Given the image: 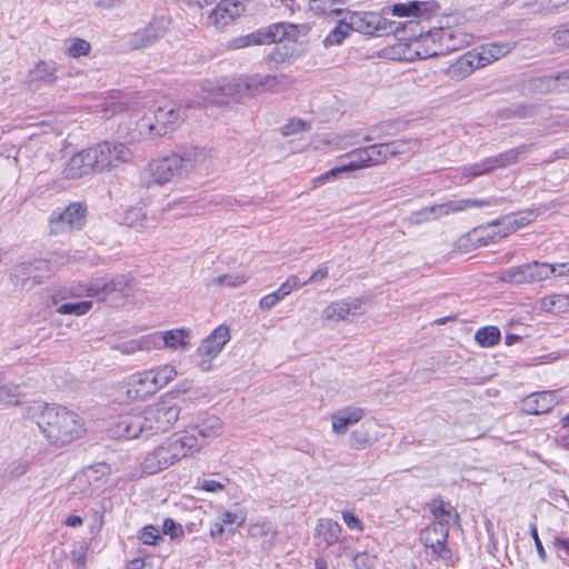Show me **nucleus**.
<instances>
[{
	"instance_id": "1",
	"label": "nucleus",
	"mask_w": 569,
	"mask_h": 569,
	"mask_svg": "<svg viewBox=\"0 0 569 569\" xmlns=\"http://www.w3.org/2000/svg\"><path fill=\"white\" fill-rule=\"evenodd\" d=\"M24 416L34 421L47 441L57 447H63L84 432V421L77 412L62 406L32 401L24 406Z\"/></svg>"
},
{
	"instance_id": "2",
	"label": "nucleus",
	"mask_w": 569,
	"mask_h": 569,
	"mask_svg": "<svg viewBox=\"0 0 569 569\" xmlns=\"http://www.w3.org/2000/svg\"><path fill=\"white\" fill-rule=\"evenodd\" d=\"M180 410L173 397H163L142 412L121 415L113 426V436L136 439L166 432L178 421Z\"/></svg>"
},
{
	"instance_id": "3",
	"label": "nucleus",
	"mask_w": 569,
	"mask_h": 569,
	"mask_svg": "<svg viewBox=\"0 0 569 569\" xmlns=\"http://www.w3.org/2000/svg\"><path fill=\"white\" fill-rule=\"evenodd\" d=\"M186 109L173 101L158 102L151 116L143 114L131 129L132 138L163 137L174 131L186 119Z\"/></svg>"
},
{
	"instance_id": "4",
	"label": "nucleus",
	"mask_w": 569,
	"mask_h": 569,
	"mask_svg": "<svg viewBox=\"0 0 569 569\" xmlns=\"http://www.w3.org/2000/svg\"><path fill=\"white\" fill-rule=\"evenodd\" d=\"M197 448L198 443L192 436L174 432L146 456L141 463L142 470L148 475L158 473L193 455Z\"/></svg>"
},
{
	"instance_id": "5",
	"label": "nucleus",
	"mask_w": 569,
	"mask_h": 569,
	"mask_svg": "<svg viewBox=\"0 0 569 569\" xmlns=\"http://www.w3.org/2000/svg\"><path fill=\"white\" fill-rule=\"evenodd\" d=\"M512 49L508 42H491L480 46L461 56L448 69L451 79L461 80L471 74L476 69L505 57Z\"/></svg>"
},
{
	"instance_id": "6",
	"label": "nucleus",
	"mask_w": 569,
	"mask_h": 569,
	"mask_svg": "<svg viewBox=\"0 0 569 569\" xmlns=\"http://www.w3.org/2000/svg\"><path fill=\"white\" fill-rule=\"evenodd\" d=\"M177 376L174 367L164 365L130 377L127 393L132 399H146L167 386Z\"/></svg>"
},
{
	"instance_id": "7",
	"label": "nucleus",
	"mask_w": 569,
	"mask_h": 569,
	"mask_svg": "<svg viewBox=\"0 0 569 569\" xmlns=\"http://www.w3.org/2000/svg\"><path fill=\"white\" fill-rule=\"evenodd\" d=\"M500 203V199H458L450 200L445 203L426 207L413 214V220L417 223L428 221L431 219L441 218L451 213H458L475 207H489Z\"/></svg>"
},
{
	"instance_id": "8",
	"label": "nucleus",
	"mask_w": 569,
	"mask_h": 569,
	"mask_svg": "<svg viewBox=\"0 0 569 569\" xmlns=\"http://www.w3.org/2000/svg\"><path fill=\"white\" fill-rule=\"evenodd\" d=\"M90 150L99 172L110 171L121 163L129 162L132 158L130 149L118 142L104 141L91 147Z\"/></svg>"
},
{
	"instance_id": "9",
	"label": "nucleus",
	"mask_w": 569,
	"mask_h": 569,
	"mask_svg": "<svg viewBox=\"0 0 569 569\" xmlns=\"http://www.w3.org/2000/svg\"><path fill=\"white\" fill-rule=\"evenodd\" d=\"M448 532V521H436L420 532V540L430 550V555L443 562H449L452 558V551L447 547Z\"/></svg>"
},
{
	"instance_id": "10",
	"label": "nucleus",
	"mask_w": 569,
	"mask_h": 569,
	"mask_svg": "<svg viewBox=\"0 0 569 569\" xmlns=\"http://www.w3.org/2000/svg\"><path fill=\"white\" fill-rule=\"evenodd\" d=\"M87 208L74 202L69 204L63 211H54L49 221L51 234H61L81 229L86 222Z\"/></svg>"
},
{
	"instance_id": "11",
	"label": "nucleus",
	"mask_w": 569,
	"mask_h": 569,
	"mask_svg": "<svg viewBox=\"0 0 569 569\" xmlns=\"http://www.w3.org/2000/svg\"><path fill=\"white\" fill-rule=\"evenodd\" d=\"M68 259L63 254L54 253L50 259H37L32 262H24L13 268L12 277L28 281L40 282L42 278L51 273L56 268L66 263Z\"/></svg>"
},
{
	"instance_id": "12",
	"label": "nucleus",
	"mask_w": 569,
	"mask_h": 569,
	"mask_svg": "<svg viewBox=\"0 0 569 569\" xmlns=\"http://www.w3.org/2000/svg\"><path fill=\"white\" fill-rule=\"evenodd\" d=\"M340 536L341 527L337 521L329 518L319 519L315 528V543L317 547L325 550L337 543L336 556L340 557L348 550L347 540L341 539Z\"/></svg>"
},
{
	"instance_id": "13",
	"label": "nucleus",
	"mask_w": 569,
	"mask_h": 569,
	"mask_svg": "<svg viewBox=\"0 0 569 569\" xmlns=\"http://www.w3.org/2000/svg\"><path fill=\"white\" fill-rule=\"evenodd\" d=\"M168 24V20L163 17L153 18L146 27L129 36L128 47L131 50H140L152 46L166 34Z\"/></svg>"
},
{
	"instance_id": "14",
	"label": "nucleus",
	"mask_w": 569,
	"mask_h": 569,
	"mask_svg": "<svg viewBox=\"0 0 569 569\" xmlns=\"http://www.w3.org/2000/svg\"><path fill=\"white\" fill-rule=\"evenodd\" d=\"M186 176L211 160L212 150L198 144H181L173 151Z\"/></svg>"
},
{
	"instance_id": "15",
	"label": "nucleus",
	"mask_w": 569,
	"mask_h": 569,
	"mask_svg": "<svg viewBox=\"0 0 569 569\" xmlns=\"http://www.w3.org/2000/svg\"><path fill=\"white\" fill-rule=\"evenodd\" d=\"M130 287L129 278L122 274L110 279L100 278L94 279L89 283L87 295L102 301L113 295H128Z\"/></svg>"
},
{
	"instance_id": "16",
	"label": "nucleus",
	"mask_w": 569,
	"mask_h": 569,
	"mask_svg": "<svg viewBox=\"0 0 569 569\" xmlns=\"http://www.w3.org/2000/svg\"><path fill=\"white\" fill-rule=\"evenodd\" d=\"M293 84L295 79L288 74H254L247 79L246 89L252 93H280L290 89Z\"/></svg>"
},
{
	"instance_id": "17",
	"label": "nucleus",
	"mask_w": 569,
	"mask_h": 569,
	"mask_svg": "<svg viewBox=\"0 0 569 569\" xmlns=\"http://www.w3.org/2000/svg\"><path fill=\"white\" fill-rule=\"evenodd\" d=\"M222 420L219 417L212 415L204 417L198 423L190 425L178 433L192 436V438H194L198 443V448L194 450L196 453L201 450L208 440L219 437L222 433Z\"/></svg>"
},
{
	"instance_id": "18",
	"label": "nucleus",
	"mask_w": 569,
	"mask_h": 569,
	"mask_svg": "<svg viewBox=\"0 0 569 569\" xmlns=\"http://www.w3.org/2000/svg\"><path fill=\"white\" fill-rule=\"evenodd\" d=\"M150 169L158 184H164L173 179L187 177L173 151L162 159L153 161L150 164Z\"/></svg>"
},
{
	"instance_id": "19",
	"label": "nucleus",
	"mask_w": 569,
	"mask_h": 569,
	"mask_svg": "<svg viewBox=\"0 0 569 569\" xmlns=\"http://www.w3.org/2000/svg\"><path fill=\"white\" fill-rule=\"evenodd\" d=\"M150 169L158 184H164L173 179L187 177L173 151L162 159L153 161L150 164Z\"/></svg>"
},
{
	"instance_id": "20",
	"label": "nucleus",
	"mask_w": 569,
	"mask_h": 569,
	"mask_svg": "<svg viewBox=\"0 0 569 569\" xmlns=\"http://www.w3.org/2000/svg\"><path fill=\"white\" fill-rule=\"evenodd\" d=\"M557 390L532 392L521 401V410L527 415H542L549 412L559 403Z\"/></svg>"
},
{
	"instance_id": "21",
	"label": "nucleus",
	"mask_w": 569,
	"mask_h": 569,
	"mask_svg": "<svg viewBox=\"0 0 569 569\" xmlns=\"http://www.w3.org/2000/svg\"><path fill=\"white\" fill-rule=\"evenodd\" d=\"M362 300L359 298L339 300L330 303L322 311V318L333 321H346L349 317H356L363 313Z\"/></svg>"
},
{
	"instance_id": "22",
	"label": "nucleus",
	"mask_w": 569,
	"mask_h": 569,
	"mask_svg": "<svg viewBox=\"0 0 569 569\" xmlns=\"http://www.w3.org/2000/svg\"><path fill=\"white\" fill-rule=\"evenodd\" d=\"M366 415L361 407L347 406L330 415L332 432L337 436L346 435L351 426L357 425Z\"/></svg>"
},
{
	"instance_id": "23",
	"label": "nucleus",
	"mask_w": 569,
	"mask_h": 569,
	"mask_svg": "<svg viewBox=\"0 0 569 569\" xmlns=\"http://www.w3.org/2000/svg\"><path fill=\"white\" fill-rule=\"evenodd\" d=\"M246 9L241 0H220L216 8L210 12L209 20L216 27H223L240 17Z\"/></svg>"
},
{
	"instance_id": "24",
	"label": "nucleus",
	"mask_w": 569,
	"mask_h": 569,
	"mask_svg": "<svg viewBox=\"0 0 569 569\" xmlns=\"http://www.w3.org/2000/svg\"><path fill=\"white\" fill-rule=\"evenodd\" d=\"M92 171H98V169H96L92 152L90 148H88L73 154L69 159L63 169V174L68 179H78Z\"/></svg>"
},
{
	"instance_id": "25",
	"label": "nucleus",
	"mask_w": 569,
	"mask_h": 569,
	"mask_svg": "<svg viewBox=\"0 0 569 569\" xmlns=\"http://www.w3.org/2000/svg\"><path fill=\"white\" fill-rule=\"evenodd\" d=\"M230 339L229 328L226 326L217 327L211 335L202 340L198 348L201 357L214 358Z\"/></svg>"
},
{
	"instance_id": "26",
	"label": "nucleus",
	"mask_w": 569,
	"mask_h": 569,
	"mask_svg": "<svg viewBox=\"0 0 569 569\" xmlns=\"http://www.w3.org/2000/svg\"><path fill=\"white\" fill-rule=\"evenodd\" d=\"M538 217V212L535 209H529L522 212L513 213L503 217L501 220L492 222L491 227H502L501 237L507 236L517 229L529 224Z\"/></svg>"
},
{
	"instance_id": "27",
	"label": "nucleus",
	"mask_w": 569,
	"mask_h": 569,
	"mask_svg": "<svg viewBox=\"0 0 569 569\" xmlns=\"http://www.w3.org/2000/svg\"><path fill=\"white\" fill-rule=\"evenodd\" d=\"M349 16V27L352 30L365 33L375 34L381 27V17L373 12H352Z\"/></svg>"
},
{
	"instance_id": "28",
	"label": "nucleus",
	"mask_w": 569,
	"mask_h": 569,
	"mask_svg": "<svg viewBox=\"0 0 569 569\" xmlns=\"http://www.w3.org/2000/svg\"><path fill=\"white\" fill-rule=\"evenodd\" d=\"M260 44L277 43L283 40H296L297 27L290 23H276L266 30H259Z\"/></svg>"
},
{
	"instance_id": "29",
	"label": "nucleus",
	"mask_w": 569,
	"mask_h": 569,
	"mask_svg": "<svg viewBox=\"0 0 569 569\" xmlns=\"http://www.w3.org/2000/svg\"><path fill=\"white\" fill-rule=\"evenodd\" d=\"M362 152H363V148L353 150L350 153V156L353 158L352 161H350L346 166L333 168V169L325 172L323 174L318 177L315 181L323 183L332 178L339 177L341 173L349 172L351 170H356V169H360V168H365V167H371L372 166L371 161H367V156L363 154Z\"/></svg>"
},
{
	"instance_id": "30",
	"label": "nucleus",
	"mask_w": 569,
	"mask_h": 569,
	"mask_svg": "<svg viewBox=\"0 0 569 569\" xmlns=\"http://www.w3.org/2000/svg\"><path fill=\"white\" fill-rule=\"evenodd\" d=\"M56 66L53 62L39 61L28 76V83L31 84H52L57 81Z\"/></svg>"
},
{
	"instance_id": "31",
	"label": "nucleus",
	"mask_w": 569,
	"mask_h": 569,
	"mask_svg": "<svg viewBox=\"0 0 569 569\" xmlns=\"http://www.w3.org/2000/svg\"><path fill=\"white\" fill-rule=\"evenodd\" d=\"M433 10L431 2L410 1L408 3H396L391 12L398 17H428Z\"/></svg>"
},
{
	"instance_id": "32",
	"label": "nucleus",
	"mask_w": 569,
	"mask_h": 569,
	"mask_svg": "<svg viewBox=\"0 0 569 569\" xmlns=\"http://www.w3.org/2000/svg\"><path fill=\"white\" fill-rule=\"evenodd\" d=\"M190 329L178 328L162 332V341L166 348L169 349H187L189 346Z\"/></svg>"
},
{
	"instance_id": "33",
	"label": "nucleus",
	"mask_w": 569,
	"mask_h": 569,
	"mask_svg": "<svg viewBox=\"0 0 569 569\" xmlns=\"http://www.w3.org/2000/svg\"><path fill=\"white\" fill-rule=\"evenodd\" d=\"M540 308L543 311L560 313L569 310V295H550L541 299Z\"/></svg>"
},
{
	"instance_id": "34",
	"label": "nucleus",
	"mask_w": 569,
	"mask_h": 569,
	"mask_svg": "<svg viewBox=\"0 0 569 569\" xmlns=\"http://www.w3.org/2000/svg\"><path fill=\"white\" fill-rule=\"evenodd\" d=\"M500 279L506 282L522 284L531 283L528 271V263L511 267L501 272Z\"/></svg>"
},
{
	"instance_id": "35",
	"label": "nucleus",
	"mask_w": 569,
	"mask_h": 569,
	"mask_svg": "<svg viewBox=\"0 0 569 569\" xmlns=\"http://www.w3.org/2000/svg\"><path fill=\"white\" fill-rule=\"evenodd\" d=\"M376 441L377 438L371 435L366 426H361L350 435V447L356 450H363L372 446Z\"/></svg>"
},
{
	"instance_id": "36",
	"label": "nucleus",
	"mask_w": 569,
	"mask_h": 569,
	"mask_svg": "<svg viewBox=\"0 0 569 569\" xmlns=\"http://www.w3.org/2000/svg\"><path fill=\"white\" fill-rule=\"evenodd\" d=\"M501 338L500 330L497 327H482L476 331L475 340L481 347L489 348L496 346Z\"/></svg>"
},
{
	"instance_id": "37",
	"label": "nucleus",
	"mask_w": 569,
	"mask_h": 569,
	"mask_svg": "<svg viewBox=\"0 0 569 569\" xmlns=\"http://www.w3.org/2000/svg\"><path fill=\"white\" fill-rule=\"evenodd\" d=\"M389 149L390 147L387 143H378L365 147L362 153L367 156V161H371L372 166H377L392 157V151H389Z\"/></svg>"
},
{
	"instance_id": "38",
	"label": "nucleus",
	"mask_w": 569,
	"mask_h": 569,
	"mask_svg": "<svg viewBox=\"0 0 569 569\" xmlns=\"http://www.w3.org/2000/svg\"><path fill=\"white\" fill-rule=\"evenodd\" d=\"M529 278L531 283L546 280L556 272V268L547 262L532 261L528 263Z\"/></svg>"
},
{
	"instance_id": "39",
	"label": "nucleus",
	"mask_w": 569,
	"mask_h": 569,
	"mask_svg": "<svg viewBox=\"0 0 569 569\" xmlns=\"http://www.w3.org/2000/svg\"><path fill=\"white\" fill-rule=\"evenodd\" d=\"M143 114H146V113L142 112L141 110H137V109L130 110L128 113V119L122 121L119 124V128H118L119 134L129 141L141 140L142 138H132L131 129H134L136 122L139 121Z\"/></svg>"
},
{
	"instance_id": "40",
	"label": "nucleus",
	"mask_w": 569,
	"mask_h": 569,
	"mask_svg": "<svg viewBox=\"0 0 569 569\" xmlns=\"http://www.w3.org/2000/svg\"><path fill=\"white\" fill-rule=\"evenodd\" d=\"M352 27H349V16L343 20L339 21V23L335 27V29L326 37L325 44L326 46H337L340 44L349 34Z\"/></svg>"
},
{
	"instance_id": "41",
	"label": "nucleus",
	"mask_w": 569,
	"mask_h": 569,
	"mask_svg": "<svg viewBox=\"0 0 569 569\" xmlns=\"http://www.w3.org/2000/svg\"><path fill=\"white\" fill-rule=\"evenodd\" d=\"M70 493L72 496H78L79 499H84L93 493V489L89 482V479L84 475L77 476L72 479L70 483Z\"/></svg>"
},
{
	"instance_id": "42",
	"label": "nucleus",
	"mask_w": 569,
	"mask_h": 569,
	"mask_svg": "<svg viewBox=\"0 0 569 569\" xmlns=\"http://www.w3.org/2000/svg\"><path fill=\"white\" fill-rule=\"evenodd\" d=\"M440 40L446 46L447 50H458L465 44H469L470 37L467 34H461L460 39H458V34L451 32L450 30H443L440 33Z\"/></svg>"
},
{
	"instance_id": "43",
	"label": "nucleus",
	"mask_w": 569,
	"mask_h": 569,
	"mask_svg": "<svg viewBox=\"0 0 569 569\" xmlns=\"http://www.w3.org/2000/svg\"><path fill=\"white\" fill-rule=\"evenodd\" d=\"M533 148L532 143L529 144H520L516 148L501 152L500 154L503 158V162L507 167L516 164L520 161L521 158L526 157L529 152H531Z\"/></svg>"
},
{
	"instance_id": "44",
	"label": "nucleus",
	"mask_w": 569,
	"mask_h": 569,
	"mask_svg": "<svg viewBox=\"0 0 569 569\" xmlns=\"http://www.w3.org/2000/svg\"><path fill=\"white\" fill-rule=\"evenodd\" d=\"M92 307V302L89 300L78 302L62 303L57 308V311L61 315H76L82 316L87 313Z\"/></svg>"
},
{
	"instance_id": "45",
	"label": "nucleus",
	"mask_w": 569,
	"mask_h": 569,
	"mask_svg": "<svg viewBox=\"0 0 569 569\" xmlns=\"http://www.w3.org/2000/svg\"><path fill=\"white\" fill-rule=\"evenodd\" d=\"M91 50V44L81 38H73L70 43L66 47V54L71 58H79L88 56Z\"/></svg>"
},
{
	"instance_id": "46",
	"label": "nucleus",
	"mask_w": 569,
	"mask_h": 569,
	"mask_svg": "<svg viewBox=\"0 0 569 569\" xmlns=\"http://www.w3.org/2000/svg\"><path fill=\"white\" fill-rule=\"evenodd\" d=\"M248 280V277L241 273H230V274H222L216 277L212 281V286L217 287H229V288H237L242 284H244Z\"/></svg>"
},
{
	"instance_id": "47",
	"label": "nucleus",
	"mask_w": 569,
	"mask_h": 569,
	"mask_svg": "<svg viewBox=\"0 0 569 569\" xmlns=\"http://www.w3.org/2000/svg\"><path fill=\"white\" fill-rule=\"evenodd\" d=\"M529 89L539 94L555 92V80H552L551 76L533 78L529 82Z\"/></svg>"
},
{
	"instance_id": "48",
	"label": "nucleus",
	"mask_w": 569,
	"mask_h": 569,
	"mask_svg": "<svg viewBox=\"0 0 569 569\" xmlns=\"http://www.w3.org/2000/svg\"><path fill=\"white\" fill-rule=\"evenodd\" d=\"M147 221L146 214L141 211V209H131L124 216V222L128 227L134 228L138 231H142L148 226L144 223Z\"/></svg>"
},
{
	"instance_id": "49",
	"label": "nucleus",
	"mask_w": 569,
	"mask_h": 569,
	"mask_svg": "<svg viewBox=\"0 0 569 569\" xmlns=\"http://www.w3.org/2000/svg\"><path fill=\"white\" fill-rule=\"evenodd\" d=\"M113 348L123 355H132L138 350L149 349V340L143 337L137 340H130L116 345Z\"/></svg>"
},
{
	"instance_id": "50",
	"label": "nucleus",
	"mask_w": 569,
	"mask_h": 569,
	"mask_svg": "<svg viewBox=\"0 0 569 569\" xmlns=\"http://www.w3.org/2000/svg\"><path fill=\"white\" fill-rule=\"evenodd\" d=\"M259 32H252L246 36L237 37L228 42L230 49H241L253 44H260L262 40L259 38Z\"/></svg>"
},
{
	"instance_id": "51",
	"label": "nucleus",
	"mask_w": 569,
	"mask_h": 569,
	"mask_svg": "<svg viewBox=\"0 0 569 569\" xmlns=\"http://www.w3.org/2000/svg\"><path fill=\"white\" fill-rule=\"evenodd\" d=\"M220 521L227 525H234L236 527H241L246 521V516L241 509L236 508L234 510H227L221 515Z\"/></svg>"
},
{
	"instance_id": "52",
	"label": "nucleus",
	"mask_w": 569,
	"mask_h": 569,
	"mask_svg": "<svg viewBox=\"0 0 569 569\" xmlns=\"http://www.w3.org/2000/svg\"><path fill=\"white\" fill-rule=\"evenodd\" d=\"M124 103L117 101L114 97L107 98L101 104L102 117L110 118L121 111H123Z\"/></svg>"
},
{
	"instance_id": "53",
	"label": "nucleus",
	"mask_w": 569,
	"mask_h": 569,
	"mask_svg": "<svg viewBox=\"0 0 569 569\" xmlns=\"http://www.w3.org/2000/svg\"><path fill=\"white\" fill-rule=\"evenodd\" d=\"M301 287V282L299 281L297 276H290L276 291L272 293L277 296V299L281 301L284 297H287L292 290Z\"/></svg>"
},
{
	"instance_id": "54",
	"label": "nucleus",
	"mask_w": 569,
	"mask_h": 569,
	"mask_svg": "<svg viewBox=\"0 0 569 569\" xmlns=\"http://www.w3.org/2000/svg\"><path fill=\"white\" fill-rule=\"evenodd\" d=\"M139 539L144 545H157L162 539L160 530L154 526H146L141 529Z\"/></svg>"
},
{
	"instance_id": "55",
	"label": "nucleus",
	"mask_w": 569,
	"mask_h": 569,
	"mask_svg": "<svg viewBox=\"0 0 569 569\" xmlns=\"http://www.w3.org/2000/svg\"><path fill=\"white\" fill-rule=\"evenodd\" d=\"M387 146L390 147L389 151H392V157L399 154L411 153L413 148L417 146L416 141H406V140H396L391 142H387Z\"/></svg>"
},
{
	"instance_id": "56",
	"label": "nucleus",
	"mask_w": 569,
	"mask_h": 569,
	"mask_svg": "<svg viewBox=\"0 0 569 569\" xmlns=\"http://www.w3.org/2000/svg\"><path fill=\"white\" fill-rule=\"evenodd\" d=\"M552 38L557 47L569 48V23L560 26Z\"/></svg>"
},
{
	"instance_id": "57",
	"label": "nucleus",
	"mask_w": 569,
	"mask_h": 569,
	"mask_svg": "<svg viewBox=\"0 0 569 569\" xmlns=\"http://www.w3.org/2000/svg\"><path fill=\"white\" fill-rule=\"evenodd\" d=\"M18 389L19 386L17 385H3L0 386V402L6 403H16L18 405V401H13L14 398L18 396Z\"/></svg>"
},
{
	"instance_id": "58",
	"label": "nucleus",
	"mask_w": 569,
	"mask_h": 569,
	"mask_svg": "<svg viewBox=\"0 0 569 569\" xmlns=\"http://www.w3.org/2000/svg\"><path fill=\"white\" fill-rule=\"evenodd\" d=\"M376 558L367 552H358L352 558V563L356 569H369L373 566Z\"/></svg>"
},
{
	"instance_id": "59",
	"label": "nucleus",
	"mask_w": 569,
	"mask_h": 569,
	"mask_svg": "<svg viewBox=\"0 0 569 569\" xmlns=\"http://www.w3.org/2000/svg\"><path fill=\"white\" fill-rule=\"evenodd\" d=\"M551 78L555 80V92L569 90V70L551 74Z\"/></svg>"
},
{
	"instance_id": "60",
	"label": "nucleus",
	"mask_w": 569,
	"mask_h": 569,
	"mask_svg": "<svg viewBox=\"0 0 569 569\" xmlns=\"http://www.w3.org/2000/svg\"><path fill=\"white\" fill-rule=\"evenodd\" d=\"M481 173L479 171V168L476 163L466 166L461 169V177L459 184H466L471 181V179L480 177Z\"/></svg>"
},
{
	"instance_id": "61",
	"label": "nucleus",
	"mask_w": 569,
	"mask_h": 569,
	"mask_svg": "<svg viewBox=\"0 0 569 569\" xmlns=\"http://www.w3.org/2000/svg\"><path fill=\"white\" fill-rule=\"evenodd\" d=\"M308 129H309V124L306 123L305 121L291 120L289 123H287L283 127L282 132L284 136H290V134L298 133L300 131H307Z\"/></svg>"
},
{
	"instance_id": "62",
	"label": "nucleus",
	"mask_w": 569,
	"mask_h": 569,
	"mask_svg": "<svg viewBox=\"0 0 569 569\" xmlns=\"http://www.w3.org/2000/svg\"><path fill=\"white\" fill-rule=\"evenodd\" d=\"M431 512L438 521H447L445 518L451 517V512L448 510V506L442 501L435 502L431 507Z\"/></svg>"
},
{
	"instance_id": "63",
	"label": "nucleus",
	"mask_w": 569,
	"mask_h": 569,
	"mask_svg": "<svg viewBox=\"0 0 569 569\" xmlns=\"http://www.w3.org/2000/svg\"><path fill=\"white\" fill-rule=\"evenodd\" d=\"M226 483L213 480V479H203L199 482V488L208 492H219L224 489Z\"/></svg>"
},
{
	"instance_id": "64",
	"label": "nucleus",
	"mask_w": 569,
	"mask_h": 569,
	"mask_svg": "<svg viewBox=\"0 0 569 569\" xmlns=\"http://www.w3.org/2000/svg\"><path fill=\"white\" fill-rule=\"evenodd\" d=\"M342 519L351 530H362V521L351 511H343Z\"/></svg>"
}]
</instances>
